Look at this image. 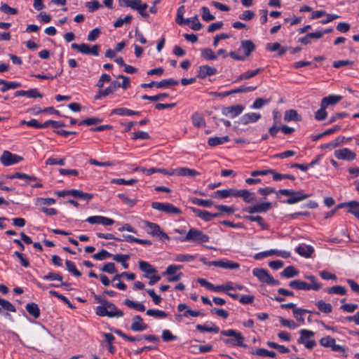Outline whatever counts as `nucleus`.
I'll list each match as a JSON object with an SVG mask.
<instances>
[{"mask_svg":"<svg viewBox=\"0 0 359 359\" xmlns=\"http://www.w3.org/2000/svg\"><path fill=\"white\" fill-rule=\"evenodd\" d=\"M52 337L50 332L45 327L36 330L29 338V348H35L34 345L41 346L46 344Z\"/></svg>","mask_w":359,"mask_h":359,"instance_id":"obj_1","label":"nucleus"},{"mask_svg":"<svg viewBox=\"0 0 359 359\" xmlns=\"http://www.w3.org/2000/svg\"><path fill=\"white\" fill-rule=\"evenodd\" d=\"M95 313L99 316H107L109 318H121L123 312L118 309L114 304L107 302L104 306H97Z\"/></svg>","mask_w":359,"mask_h":359,"instance_id":"obj_2","label":"nucleus"},{"mask_svg":"<svg viewBox=\"0 0 359 359\" xmlns=\"http://www.w3.org/2000/svg\"><path fill=\"white\" fill-rule=\"evenodd\" d=\"M221 334L223 336L231 337L230 339H225L223 340L226 344L231 345L232 346L247 347V345L243 344L245 337L241 332H238L235 330H222Z\"/></svg>","mask_w":359,"mask_h":359,"instance_id":"obj_3","label":"nucleus"},{"mask_svg":"<svg viewBox=\"0 0 359 359\" xmlns=\"http://www.w3.org/2000/svg\"><path fill=\"white\" fill-rule=\"evenodd\" d=\"M282 194L284 196H287L289 198L285 202L287 204H294L301 201L305 200L308 198L310 195L304 193L303 190H299L297 191L290 190V189H280L277 191V197H278V194Z\"/></svg>","mask_w":359,"mask_h":359,"instance_id":"obj_4","label":"nucleus"},{"mask_svg":"<svg viewBox=\"0 0 359 359\" xmlns=\"http://www.w3.org/2000/svg\"><path fill=\"white\" fill-rule=\"evenodd\" d=\"M209 236L203 233L201 231L191 228L186 236L182 239V241H191L198 244H202L209 241Z\"/></svg>","mask_w":359,"mask_h":359,"instance_id":"obj_5","label":"nucleus"},{"mask_svg":"<svg viewBox=\"0 0 359 359\" xmlns=\"http://www.w3.org/2000/svg\"><path fill=\"white\" fill-rule=\"evenodd\" d=\"M300 337L297 339V343L304 344L307 349H313L316 346V342L312 338L314 337V332L309 330L303 329L299 331Z\"/></svg>","mask_w":359,"mask_h":359,"instance_id":"obj_6","label":"nucleus"},{"mask_svg":"<svg viewBox=\"0 0 359 359\" xmlns=\"http://www.w3.org/2000/svg\"><path fill=\"white\" fill-rule=\"evenodd\" d=\"M182 268V265H169L166 270L162 273V275L163 276H168L167 278L168 282H177L183 276V273L182 272H177L178 270H180Z\"/></svg>","mask_w":359,"mask_h":359,"instance_id":"obj_7","label":"nucleus"},{"mask_svg":"<svg viewBox=\"0 0 359 359\" xmlns=\"http://www.w3.org/2000/svg\"><path fill=\"white\" fill-rule=\"evenodd\" d=\"M252 273L256 276L260 281L266 283L269 285H278L280 282L278 280L274 279L266 269L255 268L252 271Z\"/></svg>","mask_w":359,"mask_h":359,"instance_id":"obj_8","label":"nucleus"},{"mask_svg":"<svg viewBox=\"0 0 359 359\" xmlns=\"http://www.w3.org/2000/svg\"><path fill=\"white\" fill-rule=\"evenodd\" d=\"M23 161V158L19 155L12 154L5 150L0 156V161L4 166H9Z\"/></svg>","mask_w":359,"mask_h":359,"instance_id":"obj_9","label":"nucleus"},{"mask_svg":"<svg viewBox=\"0 0 359 359\" xmlns=\"http://www.w3.org/2000/svg\"><path fill=\"white\" fill-rule=\"evenodd\" d=\"M151 208L158 211L165 212L168 214L180 215L182 210L170 203H163L161 202H153Z\"/></svg>","mask_w":359,"mask_h":359,"instance_id":"obj_10","label":"nucleus"},{"mask_svg":"<svg viewBox=\"0 0 359 359\" xmlns=\"http://www.w3.org/2000/svg\"><path fill=\"white\" fill-rule=\"evenodd\" d=\"M144 224L146 227L149 228L148 233L153 236H158L162 241L169 240V236L161 230L158 224L148 221H144Z\"/></svg>","mask_w":359,"mask_h":359,"instance_id":"obj_11","label":"nucleus"},{"mask_svg":"<svg viewBox=\"0 0 359 359\" xmlns=\"http://www.w3.org/2000/svg\"><path fill=\"white\" fill-rule=\"evenodd\" d=\"M178 83H179V82L177 80H175L173 79H163L159 82L151 81L149 83H142L141 87L143 88H150L155 86L157 88H168L172 86H177V85H178Z\"/></svg>","mask_w":359,"mask_h":359,"instance_id":"obj_12","label":"nucleus"},{"mask_svg":"<svg viewBox=\"0 0 359 359\" xmlns=\"http://www.w3.org/2000/svg\"><path fill=\"white\" fill-rule=\"evenodd\" d=\"M271 203L263 202L261 203H257L252 206L246 207L243 209V211L249 214L263 213L270 210L271 208Z\"/></svg>","mask_w":359,"mask_h":359,"instance_id":"obj_13","label":"nucleus"},{"mask_svg":"<svg viewBox=\"0 0 359 359\" xmlns=\"http://www.w3.org/2000/svg\"><path fill=\"white\" fill-rule=\"evenodd\" d=\"M334 154L337 159L347 161H353L356 158L355 153L348 148L337 149L334 151Z\"/></svg>","mask_w":359,"mask_h":359,"instance_id":"obj_14","label":"nucleus"},{"mask_svg":"<svg viewBox=\"0 0 359 359\" xmlns=\"http://www.w3.org/2000/svg\"><path fill=\"white\" fill-rule=\"evenodd\" d=\"M209 265L228 269H238L240 267L238 263L230 260L212 261L210 262Z\"/></svg>","mask_w":359,"mask_h":359,"instance_id":"obj_15","label":"nucleus"},{"mask_svg":"<svg viewBox=\"0 0 359 359\" xmlns=\"http://www.w3.org/2000/svg\"><path fill=\"white\" fill-rule=\"evenodd\" d=\"M244 107L242 105L237 104L231 107H226L222 109V114L225 116H230L231 118H234L242 113Z\"/></svg>","mask_w":359,"mask_h":359,"instance_id":"obj_16","label":"nucleus"},{"mask_svg":"<svg viewBox=\"0 0 359 359\" xmlns=\"http://www.w3.org/2000/svg\"><path fill=\"white\" fill-rule=\"evenodd\" d=\"M148 325L145 324L143 321L142 318L137 315L133 317V323L130 325V329L134 332H142L143 330H147Z\"/></svg>","mask_w":359,"mask_h":359,"instance_id":"obj_17","label":"nucleus"},{"mask_svg":"<svg viewBox=\"0 0 359 359\" xmlns=\"http://www.w3.org/2000/svg\"><path fill=\"white\" fill-rule=\"evenodd\" d=\"M130 8L137 10L143 18L149 17L148 13L146 12L148 5L147 4H142L141 0H132Z\"/></svg>","mask_w":359,"mask_h":359,"instance_id":"obj_18","label":"nucleus"},{"mask_svg":"<svg viewBox=\"0 0 359 359\" xmlns=\"http://www.w3.org/2000/svg\"><path fill=\"white\" fill-rule=\"evenodd\" d=\"M217 69L208 65H202L198 67L197 76L200 79H205L207 76H212L217 73Z\"/></svg>","mask_w":359,"mask_h":359,"instance_id":"obj_19","label":"nucleus"},{"mask_svg":"<svg viewBox=\"0 0 359 359\" xmlns=\"http://www.w3.org/2000/svg\"><path fill=\"white\" fill-rule=\"evenodd\" d=\"M236 197L242 198L243 200L247 203H253L256 201L255 194L250 191L248 189L238 190Z\"/></svg>","mask_w":359,"mask_h":359,"instance_id":"obj_20","label":"nucleus"},{"mask_svg":"<svg viewBox=\"0 0 359 359\" xmlns=\"http://www.w3.org/2000/svg\"><path fill=\"white\" fill-rule=\"evenodd\" d=\"M238 189H228L217 190L214 193V196L218 198H225L228 197H236Z\"/></svg>","mask_w":359,"mask_h":359,"instance_id":"obj_21","label":"nucleus"},{"mask_svg":"<svg viewBox=\"0 0 359 359\" xmlns=\"http://www.w3.org/2000/svg\"><path fill=\"white\" fill-rule=\"evenodd\" d=\"M289 286L292 289L302 290H310L311 289H316L318 287H311L308 283L302 281L301 280H294L289 283Z\"/></svg>","mask_w":359,"mask_h":359,"instance_id":"obj_22","label":"nucleus"},{"mask_svg":"<svg viewBox=\"0 0 359 359\" xmlns=\"http://www.w3.org/2000/svg\"><path fill=\"white\" fill-rule=\"evenodd\" d=\"M175 175L177 176H188V177H195L199 175V172L196 170L191 169L186 167H181L177 169H175Z\"/></svg>","mask_w":359,"mask_h":359,"instance_id":"obj_23","label":"nucleus"},{"mask_svg":"<svg viewBox=\"0 0 359 359\" xmlns=\"http://www.w3.org/2000/svg\"><path fill=\"white\" fill-rule=\"evenodd\" d=\"M241 48L245 53V57H248L255 50V45L251 40H243L241 42Z\"/></svg>","mask_w":359,"mask_h":359,"instance_id":"obj_24","label":"nucleus"},{"mask_svg":"<svg viewBox=\"0 0 359 359\" xmlns=\"http://www.w3.org/2000/svg\"><path fill=\"white\" fill-rule=\"evenodd\" d=\"M341 99H342V97L341 95H330L327 97H323L321 100V104L327 108L330 105H331V106L335 105Z\"/></svg>","mask_w":359,"mask_h":359,"instance_id":"obj_25","label":"nucleus"},{"mask_svg":"<svg viewBox=\"0 0 359 359\" xmlns=\"http://www.w3.org/2000/svg\"><path fill=\"white\" fill-rule=\"evenodd\" d=\"M261 118V115L257 113L245 114L240 118V123L243 125H247L250 123L257 121Z\"/></svg>","mask_w":359,"mask_h":359,"instance_id":"obj_26","label":"nucleus"},{"mask_svg":"<svg viewBox=\"0 0 359 359\" xmlns=\"http://www.w3.org/2000/svg\"><path fill=\"white\" fill-rule=\"evenodd\" d=\"M297 252L302 257L309 258L314 252V249L311 245H302L296 248Z\"/></svg>","mask_w":359,"mask_h":359,"instance_id":"obj_27","label":"nucleus"},{"mask_svg":"<svg viewBox=\"0 0 359 359\" xmlns=\"http://www.w3.org/2000/svg\"><path fill=\"white\" fill-rule=\"evenodd\" d=\"M138 265L140 269L146 273L144 275L145 277H149V274H153L157 272L156 269L154 267H153L149 262H147L145 261H139Z\"/></svg>","mask_w":359,"mask_h":359,"instance_id":"obj_28","label":"nucleus"},{"mask_svg":"<svg viewBox=\"0 0 359 359\" xmlns=\"http://www.w3.org/2000/svg\"><path fill=\"white\" fill-rule=\"evenodd\" d=\"M263 71L262 68H258L255 70H248L245 72L242 73L238 76L235 82H238L243 80L250 79L252 77L255 76Z\"/></svg>","mask_w":359,"mask_h":359,"instance_id":"obj_29","label":"nucleus"},{"mask_svg":"<svg viewBox=\"0 0 359 359\" xmlns=\"http://www.w3.org/2000/svg\"><path fill=\"white\" fill-rule=\"evenodd\" d=\"M6 178L13 180V179H21V180H25L29 181H36L37 177L34 175H29L27 174L16 172L12 175H6Z\"/></svg>","mask_w":359,"mask_h":359,"instance_id":"obj_30","label":"nucleus"},{"mask_svg":"<svg viewBox=\"0 0 359 359\" xmlns=\"http://www.w3.org/2000/svg\"><path fill=\"white\" fill-rule=\"evenodd\" d=\"M43 278L44 280H57V281L60 282V285H51L53 287H58L59 285H65V286L69 285V284L67 283L63 282L62 276L60 273H57L50 272L48 274L43 276Z\"/></svg>","mask_w":359,"mask_h":359,"instance_id":"obj_31","label":"nucleus"},{"mask_svg":"<svg viewBox=\"0 0 359 359\" xmlns=\"http://www.w3.org/2000/svg\"><path fill=\"white\" fill-rule=\"evenodd\" d=\"M257 88L256 86H240L239 88L231 90L229 91L224 92L222 95L223 96H229L232 94L236 93H246V92H250L253 91Z\"/></svg>","mask_w":359,"mask_h":359,"instance_id":"obj_32","label":"nucleus"},{"mask_svg":"<svg viewBox=\"0 0 359 359\" xmlns=\"http://www.w3.org/2000/svg\"><path fill=\"white\" fill-rule=\"evenodd\" d=\"M244 218L250 222H257L262 229H269V226L264 221L261 216L247 215L245 216Z\"/></svg>","mask_w":359,"mask_h":359,"instance_id":"obj_33","label":"nucleus"},{"mask_svg":"<svg viewBox=\"0 0 359 359\" xmlns=\"http://www.w3.org/2000/svg\"><path fill=\"white\" fill-rule=\"evenodd\" d=\"M111 114H117L120 116H133L140 115V112L137 111H133L126 108H117L111 111Z\"/></svg>","mask_w":359,"mask_h":359,"instance_id":"obj_34","label":"nucleus"},{"mask_svg":"<svg viewBox=\"0 0 359 359\" xmlns=\"http://www.w3.org/2000/svg\"><path fill=\"white\" fill-rule=\"evenodd\" d=\"M27 311L34 318H38L40 316V309L36 303L27 304L25 306Z\"/></svg>","mask_w":359,"mask_h":359,"instance_id":"obj_35","label":"nucleus"},{"mask_svg":"<svg viewBox=\"0 0 359 359\" xmlns=\"http://www.w3.org/2000/svg\"><path fill=\"white\" fill-rule=\"evenodd\" d=\"M130 255L116 254L113 255V259L117 262L121 263L125 269H128L129 266L127 261L130 259Z\"/></svg>","mask_w":359,"mask_h":359,"instance_id":"obj_36","label":"nucleus"},{"mask_svg":"<svg viewBox=\"0 0 359 359\" xmlns=\"http://www.w3.org/2000/svg\"><path fill=\"white\" fill-rule=\"evenodd\" d=\"M210 324H211L210 327H208L206 325H199L198 324L196 326V328L197 330H198L201 332H215V333L219 332V328L216 325H215L213 323H211Z\"/></svg>","mask_w":359,"mask_h":359,"instance_id":"obj_37","label":"nucleus"},{"mask_svg":"<svg viewBox=\"0 0 359 359\" xmlns=\"http://www.w3.org/2000/svg\"><path fill=\"white\" fill-rule=\"evenodd\" d=\"M229 140V136L215 137L208 139V143L210 147H215L224 144Z\"/></svg>","mask_w":359,"mask_h":359,"instance_id":"obj_38","label":"nucleus"},{"mask_svg":"<svg viewBox=\"0 0 359 359\" xmlns=\"http://www.w3.org/2000/svg\"><path fill=\"white\" fill-rule=\"evenodd\" d=\"M193 125L197 128L205 127V121L201 114L199 113H194L191 116Z\"/></svg>","mask_w":359,"mask_h":359,"instance_id":"obj_39","label":"nucleus"},{"mask_svg":"<svg viewBox=\"0 0 359 359\" xmlns=\"http://www.w3.org/2000/svg\"><path fill=\"white\" fill-rule=\"evenodd\" d=\"M301 116L298 114L297 111L294 109L287 110L285 113L284 120L285 121H301Z\"/></svg>","mask_w":359,"mask_h":359,"instance_id":"obj_40","label":"nucleus"},{"mask_svg":"<svg viewBox=\"0 0 359 359\" xmlns=\"http://www.w3.org/2000/svg\"><path fill=\"white\" fill-rule=\"evenodd\" d=\"M185 24L189 25L190 28L194 30H200L202 28V25L199 22L197 15L186 19Z\"/></svg>","mask_w":359,"mask_h":359,"instance_id":"obj_41","label":"nucleus"},{"mask_svg":"<svg viewBox=\"0 0 359 359\" xmlns=\"http://www.w3.org/2000/svg\"><path fill=\"white\" fill-rule=\"evenodd\" d=\"M316 306L321 312L324 313H330L332 311V306L330 303H326L323 300L316 302Z\"/></svg>","mask_w":359,"mask_h":359,"instance_id":"obj_42","label":"nucleus"},{"mask_svg":"<svg viewBox=\"0 0 359 359\" xmlns=\"http://www.w3.org/2000/svg\"><path fill=\"white\" fill-rule=\"evenodd\" d=\"M124 304L129 308L134 309L138 311L143 312L145 310V306L142 303L135 302L128 299H125Z\"/></svg>","mask_w":359,"mask_h":359,"instance_id":"obj_43","label":"nucleus"},{"mask_svg":"<svg viewBox=\"0 0 359 359\" xmlns=\"http://www.w3.org/2000/svg\"><path fill=\"white\" fill-rule=\"evenodd\" d=\"M299 271L292 266H287L281 273L280 276L287 278L297 276Z\"/></svg>","mask_w":359,"mask_h":359,"instance_id":"obj_44","label":"nucleus"},{"mask_svg":"<svg viewBox=\"0 0 359 359\" xmlns=\"http://www.w3.org/2000/svg\"><path fill=\"white\" fill-rule=\"evenodd\" d=\"M250 353L258 356H267L271 358H275L276 356V353L274 351H268L265 348H257L256 351H252Z\"/></svg>","mask_w":359,"mask_h":359,"instance_id":"obj_45","label":"nucleus"},{"mask_svg":"<svg viewBox=\"0 0 359 359\" xmlns=\"http://www.w3.org/2000/svg\"><path fill=\"white\" fill-rule=\"evenodd\" d=\"M190 201L194 205L207 208L211 207L213 204V202L211 200H204L198 198H190Z\"/></svg>","mask_w":359,"mask_h":359,"instance_id":"obj_46","label":"nucleus"},{"mask_svg":"<svg viewBox=\"0 0 359 359\" xmlns=\"http://www.w3.org/2000/svg\"><path fill=\"white\" fill-rule=\"evenodd\" d=\"M328 294H337L340 295H345L346 294V289L341 285H334L327 289Z\"/></svg>","mask_w":359,"mask_h":359,"instance_id":"obj_47","label":"nucleus"},{"mask_svg":"<svg viewBox=\"0 0 359 359\" xmlns=\"http://www.w3.org/2000/svg\"><path fill=\"white\" fill-rule=\"evenodd\" d=\"M146 313L149 316H152L156 318H165L168 316V314L163 311L155 309H148Z\"/></svg>","mask_w":359,"mask_h":359,"instance_id":"obj_48","label":"nucleus"},{"mask_svg":"<svg viewBox=\"0 0 359 359\" xmlns=\"http://www.w3.org/2000/svg\"><path fill=\"white\" fill-rule=\"evenodd\" d=\"M350 209L348 212L353 214L356 218L359 219V202L356 201H349Z\"/></svg>","mask_w":359,"mask_h":359,"instance_id":"obj_49","label":"nucleus"},{"mask_svg":"<svg viewBox=\"0 0 359 359\" xmlns=\"http://www.w3.org/2000/svg\"><path fill=\"white\" fill-rule=\"evenodd\" d=\"M71 47L74 50H77L78 51L81 52V53L88 55V52L90 50V46L86 43H72Z\"/></svg>","mask_w":359,"mask_h":359,"instance_id":"obj_50","label":"nucleus"},{"mask_svg":"<svg viewBox=\"0 0 359 359\" xmlns=\"http://www.w3.org/2000/svg\"><path fill=\"white\" fill-rule=\"evenodd\" d=\"M320 344L325 348H332V346L334 345V343H335V339L330 337V336H326L320 339Z\"/></svg>","mask_w":359,"mask_h":359,"instance_id":"obj_51","label":"nucleus"},{"mask_svg":"<svg viewBox=\"0 0 359 359\" xmlns=\"http://www.w3.org/2000/svg\"><path fill=\"white\" fill-rule=\"evenodd\" d=\"M65 264L67 266V269L70 273H72L74 276H77V277H79L81 276V273L79 270H77L74 262H72L69 260H66Z\"/></svg>","mask_w":359,"mask_h":359,"instance_id":"obj_52","label":"nucleus"},{"mask_svg":"<svg viewBox=\"0 0 359 359\" xmlns=\"http://www.w3.org/2000/svg\"><path fill=\"white\" fill-rule=\"evenodd\" d=\"M168 96V95L167 93H160L152 96L144 95L141 96V98L142 100H149L151 102H156L158 100H161L163 98L167 97Z\"/></svg>","mask_w":359,"mask_h":359,"instance_id":"obj_53","label":"nucleus"},{"mask_svg":"<svg viewBox=\"0 0 359 359\" xmlns=\"http://www.w3.org/2000/svg\"><path fill=\"white\" fill-rule=\"evenodd\" d=\"M201 55L203 58L208 60H216L217 58V55L210 48H204L202 50Z\"/></svg>","mask_w":359,"mask_h":359,"instance_id":"obj_54","label":"nucleus"},{"mask_svg":"<svg viewBox=\"0 0 359 359\" xmlns=\"http://www.w3.org/2000/svg\"><path fill=\"white\" fill-rule=\"evenodd\" d=\"M195 259L196 256L194 255L184 254L177 255L175 257V260L180 262H189L194 260Z\"/></svg>","mask_w":359,"mask_h":359,"instance_id":"obj_55","label":"nucleus"},{"mask_svg":"<svg viewBox=\"0 0 359 359\" xmlns=\"http://www.w3.org/2000/svg\"><path fill=\"white\" fill-rule=\"evenodd\" d=\"M0 306H1L2 309H4V310H6L7 311L13 312V313L16 311L15 307L10 302H8V300H6L4 299H1V297H0Z\"/></svg>","mask_w":359,"mask_h":359,"instance_id":"obj_56","label":"nucleus"},{"mask_svg":"<svg viewBox=\"0 0 359 359\" xmlns=\"http://www.w3.org/2000/svg\"><path fill=\"white\" fill-rule=\"evenodd\" d=\"M101 271L110 274L116 273L117 272V269L113 262L105 263L101 268Z\"/></svg>","mask_w":359,"mask_h":359,"instance_id":"obj_57","label":"nucleus"},{"mask_svg":"<svg viewBox=\"0 0 359 359\" xmlns=\"http://www.w3.org/2000/svg\"><path fill=\"white\" fill-rule=\"evenodd\" d=\"M49 293H50V295L54 296V297L58 298L61 301H63L65 304H67L69 308H70V309H74L75 308L71 304L69 300L66 297H65L64 295H62V294H60V293H58V292H57L56 291H54V290H50Z\"/></svg>","mask_w":359,"mask_h":359,"instance_id":"obj_58","label":"nucleus"},{"mask_svg":"<svg viewBox=\"0 0 359 359\" xmlns=\"http://www.w3.org/2000/svg\"><path fill=\"white\" fill-rule=\"evenodd\" d=\"M325 109L326 107L320 103V108L315 114V118L317 121H323L326 118L327 113Z\"/></svg>","mask_w":359,"mask_h":359,"instance_id":"obj_59","label":"nucleus"},{"mask_svg":"<svg viewBox=\"0 0 359 359\" xmlns=\"http://www.w3.org/2000/svg\"><path fill=\"white\" fill-rule=\"evenodd\" d=\"M306 312H307L306 309H298V308H295L292 311L294 317L296 318V320L297 321H299L301 323H304V318L302 317V315L306 313Z\"/></svg>","mask_w":359,"mask_h":359,"instance_id":"obj_60","label":"nucleus"},{"mask_svg":"<svg viewBox=\"0 0 359 359\" xmlns=\"http://www.w3.org/2000/svg\"><path fill=\"white\" fill-rule=\"evenodd\" d=\"M184 6H181L178 9L177 12V17H176V22L180 25H184L186 23V20L184 19L183 15L184 13Z\"/></svg>","mask_w":359,"mask_h":359,"instance_id":"obj_61","label":"nucleus"},{"mask_svg":"<svg viewBox=\"0 0 359 359\" xmlns=\"http://www.w3.org/2000/svg\"><path fill=\"white\" fill-rule=\"evenodd\" d=\"M113 257V255L107 250L102 249L99 252L95 253L93 255V257L97 260H104L107 257Z\"/></svg>","mask_w":359,"mask_h":359,"instance_id":"obj_62","label":"nucleus"},{"mask_svg":"<svg viewBox=\"0 0 359 359\" xmlns=\"http://www.w3.org/2000/svg\"><path fill=\"white\" fill-rule=\"evenodd\" d=\"M131 138L133 140H137V139H142V140H148L150 139V136L148 133L144 131H137V132H133L131 133Z\"/></svg>","mask_w":359,"mask_h":359,"instance_id":"obj_63","label":"nucleus"},{"mask_svg":"<svg viewBox=\"0 0 359 359\" xmlns=\"http://www.w3.org/2000/svg\"><path fill=\"white\" fill-rule=\"evenodd\" d=\"M86 6L90 12H93L102 7V5L97 0L88 1L86 3Z\"/></svg>","mask_w":359,"mask_h":359,"instance_id":"obj_64","label":"nucleus"}]
</instances>
